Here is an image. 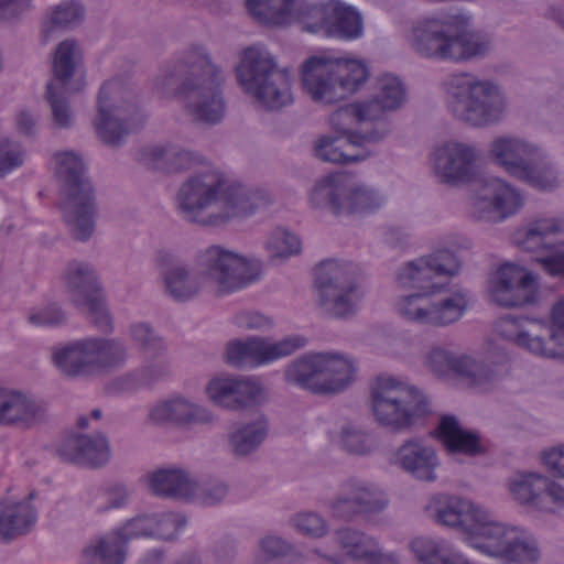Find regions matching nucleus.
<instances>
[{
    "label": "nucleus",
    "mask_w": 564,
    "mask_h": 564,
    "mask_svg": "<svg viewBox=\"0 0 564 564\" xmlns=\"http://www.w3.org/2000/svg\"><path fill=\"white\" fill-rule=\"evenodd\" d=\"M375 96L365 102H352L337 109L329 117L334 137H322L315 144V155L326 162L349 163L370 155L369 147L389 131L387 112L404 101L402 82L383 74L376 82Z\"/></svg>",
    "instance_id": "nucleus-1"
},
{
    "label": "nucleus",
    "mask_w": 564,
    "mask_h": 564,
    "mask_svg": "<svg viewBox=\"0 0 564 564\" xmlns=\"http://www.w3.org/2000/svg\"><path fill=\"white\" fill-rule=\"evenodd\" d=\"M460 262L454 250L441 249L426 258L408 262L398 273L402 288L416 289L419 292L401 297L397 310L411 322L431 325H447L458 321L468 304L465 294L457 292L453 296L434 303L432 295L441 293L447 279L458 273Z\"/></svg>",
    "instance_id": "nucleus-2"
},
{
    "label": "nucleus",
    "mask_w": 564,
    "mask_h": 564,
    "mask_svg": "<svg viewBox=\"0 0 564 564\" xmlns=\"http://www.w3.org/2000/svg\"><path fill=\"white\" fill-rule=\"evenodd\" d=\"M437 522L458 528L465 542L482 554L509 563H533L539 557L536 541L524 530L490 519L487 511L468 500L448 497L436 514Z\"/></svg>",
    "instance_id": "nucleus-3"
},
{
    "label": "nucleus",
    "mask_w": 564,
    "mask_h": 564,
    "mask_svg": "<svg viewBox=\"0 0 564 564\" xmlns=\"http://www.w3.org/2000/svg\"><path fill=\"white\" fill-rule=\"evenodd\" d=\"M183 217L204 225H218L231 217H247L270 203L263 189L229 183L223 173L206 167L184 183L177 195Z\"/></svg>",
    "instance_id": "nucleus-4"
},
{
    "label": "nucleus",
    "mask_w": 564,
    "mask_h": 564,
    "mask_svg": "<svg viewBox=\"0 0 564 564\" xmlns=\"http://www.w3.org/2000/svg\"><path fill=\"white\" fill-rule=\"evenodd\" d=\"M246 7L250 15L264 25L300 23L305 31L340 40H356L364 31L359 12L338 0L317 4L302 0H247Z\"/></svg>",
    "instance_id": "nucleus-5"
},
{
    "label": "nucleus",
    "mask_w": 564,
    "mask_h": 564,
    "mask_svg": "<svg viewBox=\"0 0 564 564\" xmlns=\"http://www.w3.org/2000/svg\"><path fill=\"white\" fill-rule=\"evenodd\" d=\"M174 79L182 80L176 95L184 99L196 121L214 124L223 119L224 76L204 47L193 46L185 52L175 69L166 77L169 83Z\"/></svg>",
    "instance_id": "nucleus-6"
},
{
    "label": "nucleus",
    "mask_w": 564,
    "mask_h": 564,
    "mask_svg": "<svg viewBox=\"0 0 564 564\" xmlns=\"http://www.w3.org/2000/svg\"><path fill=\"white\" fill-rule=\"evenodd\" d=\"M368 75L365 62L332 54L313 55L301 66L303 90L323 104H335L352 95Z\"/></svg>",
    "instance_id": "nucleus-7"
},
{
    "label": "nucleus",
    "mask_w": 564,
    "mask_h": 564,
    "mask_svg": "<svg viewBox=\"0 0 564 564\" xmlns=\"http://www.w3.org/2000/svg\"><path fill=\"white\" fill-rule=\"evenodd\" d=\"M236 75L243 91L268 109L278 110L293 101L290 72L279 69L263 45L241 52Z\"/></svg>",
    "instance_id": "nucleus-8"
},
{
    "label": "nucleus",
    "mask_w": 564,
    "mask_h": 564,
    "mask_svg": "<svg viewBox=\"0 0 564 564\" xmlns=\"http://www.w3.org/2000/svg\"><path fill=\"white\" fill-rule=\"evenodd\" d=\"M56 175L64 183L66 202L61 208L77 240H87L95 229L96 203L94 188L85 177L83 159L72 151L54 155Z\"/></svg>",
    "instance_id": "nucleus-9"
},
{
    "label": "nucleus",
    "mask_w": 564,
    "mask_h": 564,
    "mask_svg": "<svg viewBox=\"0 0 564 564\" xmlns=\"http://www.w3.org/2000/svg\"><path fill=\"white\" fill-rule=\"evenodd\" d=\"M371 404L377 421L393 430L409 427L429 413V401L416 388L381 375L371 386Z\"/></svg>",
    "instance_id": "nucleus-10"
},
{
    "label": "nucleus",
    "mask_w": 564,
    "mask_h": 564,
    "mask_svg": "<svg viewBox=\"0 0 564 564\" xmlns=\"http://www.w3.org/2000/svg\"><path fill=\"white\" fill-rule=\"evenodd\" d=\"M453 115L471 126L497 121L505 108L503 96L490 82L477 80L469 74L453 75L448 83Z\"/></svg>",
    "instance_id": "nucleus-11"
},
{
    "label": "nucleus",
    "mask_w": 564,
    "mask_h": 564,
    "mask_svg": "<svg viewBox=\"0 0 564 564\" xmlns=\"http://www.w3.org/2000/svg\"><path fill=\"white\" fill-rule=\"evenodd\" d=\"M351 360L326 352L306 354L285 370V379L313 393L326 394L343 390L355 376Z\"/></svg>",
    "instance_id": "nucleus-12"
},
{
    "label": "nucleus",
    "mask_w": 564,
    "mask_h": 564,
    "mask_svg": "<svg viewBox=\"0 0 564 564\" xmlns=\"http://www.w3.org/2000/svg\"><path fill=\"white\" fill-rule=\"evenodd\" d=\"M490 153L499 166L530 186L549 191L556 187L555 170L546 162L542 151L523 140L500 137L492 141Z\"/></svg>",
    "instance_id": "nucleus-13"
},
{
    "label": "nucleus",
    "mask_w": 564,
    "mask_h": 564,
    "mask_svg": "<svg viewBox=\"0 0 564 564\" xmlns=\"http://www.w3.org/2000/svg\"><path fill=\"white\" fill-rule=\"evenodd\" d=\"M359 276V268L351 262L327 259L315 267L314 288L333 316L347 317L356 312L362 297Z\"/></svg>",
    "instance_id": "nucleus-14"
},
{
    "label": "nucleus",
    "mask_w": 564,
    "mask_h": 564,
    "mask_svg": "<svg viewBox=\"0 0 564 564\" xmlns=\"http://www.w3.org/2000/svg\"><path fill=\"white\" fill-rule=\"evenodd\" d=\"M310 200L316 207L327 206L334 215L339 216L372 213L383 204L384 198L372 188L359 185L356 175L336 172L315 184Z\"/></svg>",
    "instance_id": "nucleus-15"
},
{
    "label": "nucleus",
    "mask_w": 564,
    "mask_h": 564,
    "mask_svg": "<svg viewBox=\"0 0 564 564\" xmlns=\"http://www.w3.org/2000/svg\"><path fill=\"white\" fill-rule=\"evenodd\" d=\"M412 46L425 57L462 61L485 54L489 41L482 34L465 29L452 35L436 21L425 20L413 26Z\"/></svg>",
    "instance_id": "nucleus-16"
},
{
    "label": "nucleus",
    "mask_w": 564,
    "mask_h": 564,
    "mask_svg": "<svg viewBox=\"0 0 564 564\" xmlns=\"http://www.w3.org/2000/svg\"><path fill=\"white\" fill-rule=\"evenodd\" d=\"M127 359L123 344L116 339L86 338L53 354L57 369L69 377L90 376L121 366Z\"/></svg>",
    "instance_id": "nucleus-17"
},
{
    "label": "nucleus",
    "mask_w": 564,
    "mask_h": 564,
    "mask_svg": "<svg viewBox=\"0 0 564 564\" xmlns=\"http://www.w3.org/2000/svg\"><path fill=\"white\" fill-rule=\"evenodd\" d=\"M551 324L546 340L541 336H531L528 329V326L543 328L545 323L541 319L508 314L496 322L495 328L503 338L534 355L564 359V299L553 305Z\"/></svg>",
    "instance_id": "nucleus-18"
},
{
    "label": "nucleus",
    "mask_w": 564,
    "mask_h": 564,
    "mask_svg": "<svg viewBox=\"0 0 564 564\" xmlns=\"http://www.w3.org/2000/svg\"><path fill=\"white\" fill-rule=\"evenodd\" d=\"M123 95L120 78L106 82L98 94V117L95 122L99 138L109 145H119L124 137L144 123L143 117L132 105L113 106L112 100Z\"/></svg>",
    "instance_id": "nucleus-19"
},
{
    "label": "nucleus",
    "mask_w": 564,
    "mask_h": 564,
    "mask_svg": "<svg viewBox=\"0 0 564 564\" xmlns=\"http://www.w3.org/2000/svg\"><path fill=\"white\" fill-rule=\"evenodd\" d=\"M204 273L216 284L219 294H230L259 279L262 264L218 246H212L200 257Z\"/></svg>",
    "instance_id": "nucleus-20"
},
{
    "label": "nucleus",
    "mask_w": 564,
    "mask_h": 564,
    "mask_svg": "<svg viewBox=\"0 0 564 564\" xmlns=\"http://www.w3.org/2000/svg\"><path fill=\"white\" fill-rule=\"evenodd\" d=\"M73 303L85 308L94 325L104 332L112 330L101 285L93 269L84 262H70L65 275Z\"/></svg>",
    "instance_id": "nucleus-21"
},
{
    "label": "nucleus",
    "mask_w": 564,
    "mask_h": 564,
    "mask_svg": "<svg viewBox=\"0 0 564 564\" xmlns=\"http://www.w3.org/2000/svg\"><path fill=\"white\" fill-rule=\"evenodd\" d=\"M427 367L437 377L457 375L466 378L470 386L486 390L497 382L506 371V362L475 361L468 356H455L442 348H434L426 359Z\"/></svg>",
    "instance_id": "nucleus-22"
},
{
    "label": "nucleus",
    "mask_w": 564,
    "mask_h": 564,
    "mask_svg": "<svg viewBox=\"0 0 564 564\" xmlns=\"http://www.w3.org/2000/svg\"><path fill=\"white\" fill-rule=\"evenodd\" d=\"M306 341V338L301 335L290 336L276 343H270L260 337L232 340L226 348V362L235 367L250 368L268 365L290 356L304 347Z\"/></svg>",
    "instance_id": "nucleus-23"
},
{
    "label": "nucleus",
    "mask_w": 564,
    "mask_h": 564,
    "mask_svg": "<svg viewBox=\"0 0 564 564\" xmlns=\"http://www.w3.org/2000/svg\"><path fill=\"white\" fill-rule=\"evenodd\" d=\"M77 57H79V51L74 40L61 42L53 56V79L47 85L46 98L52 108L54 122L61 128L67 127L70 120L67 95L70 93L68 85Z\"/></svg>",
    "instance_id": "nucleus-24"
},
{
    "label": "nucleus",
    "mask_w": 564,
    "mask_h": 564,
    "mask_svg": "<svg viewBox=\"0 0 564 564\" xmlns=\"http://www.w3.org/2000/svg\"><path fill=\"white\" fill-rule=\"evenodd\" d=\"M536 276L512 262L500 264L490 280L491 300L505 307L523 306L536 302Z\"/></svg>",
    "instance_id": "nucleus-25"
},
{
    "label": "nucleus",
    "mask_w": 564,
    "mask_h": 564,
    "mask_svg": "<svg viewBox=\"0 0 564 564\" xmlns=\"http://www.w3.org/2000/svg\"><path fill=\"white\" fill-rule=\"evenodd\" d=\"M149 487L156 496L183 500H193L202 491V502L208 506L221 501L228 491L227 486L221 482L203 489L198 482L189 479L183 470L164 468L149 475Z\"/></svg>",
    "instance_id": "nucleus-26"
},
{
    "label": "nucleus",
    "mask_w": 564,
    "mask_h": 564,
    "mask_svg": "<svg viewBox=\"0 0 564 564\" xmlns=\"http://www.w3.org/2000/svg\"><path fill=\"white\" fill-rule=\"evenodd\" d=\"M152 516H139L127 521L121 528L113 530L107 536L100 538L96 544L84 550V557L89 564H123L127 543L132 539L153 538L141 533L144 528H153Z\"/></svg>",
    "instance_id": "nucleus-27"
},
{
    "label": "nucleus",
    "mask_w": 564,
    "mask_h": 564,
    "mask_svg": "<svg viewBox=\"0 0 564 564\" xmlns=\"http://www.w3.org/2000/svg\"><path fill=\"white\" fill-rule=\"evenodd\" d=\"M522 205V195L503 180L494 176L480 181L474 202L478 217L495 223L514 215Z\"/></svg>",
    "instance_id": "nucleus-28"
},
{
    "label": "nucleus",
    "mask_w": 564,
    "mask_h": 564,
    "mask_svg": "<svg viewBox=\"0 0 564 564\" xmlns=\"http://www.w3.org/2000/svg\"><path fill=\"white\" fill-rule=\"evenodd\" d=\"M509 489L520 503L539 511L555 512L564 509V488L536 473H523L513 479Z\"/></svg>",
    "instance_id": "nucleus-29"
},
{
    "label": "nucleus",
    "mask_w": 564,
    "mask_h": 564,
    "mask_svg": "<svg viewBox=\"0 0 564 564\" xmlns=\"http://www.w3.org/2000/svg\"><path fill=\"white\" fill-rule=\"evenodd\" d=\"M435 175L444 184L469 183L477 174V153L473 147L446 142L433 153Z\"/></svg>",
    "instance_id": "nucleus-30"
},
{
    "label": "nucleus",
    "mask_w": 564,
    "mask_h": 564,
    "mask_svg": "<svg viewBox=\"0 0 564 564\" xmlns=\"http://www.w3.org/2000/svg\"><path fill=\"white\" fill-rule=\"evenodd\" d=\"M210 400L223 408L242 410L260 403L263 391L256 379L217 377L206 388Z\"/></svg>",
    "instance_id": "nucleus-31"
},
{
    "label": "nucleus",
    "mask_w": 564,
    "mask_h": 564,
    "mask_svg": "<svg viewBox=\"0 0 564 564\" xmlns=\"http://www.w3.org/2000/svg\"><path fill=\"white\" fill-rule=\"evenodd\" d=\"M344 490L347 496L339 497L332 503V512L339 519L351 520L356 516L370 519L388 503L384 492L373 485L350 481L345 485Z\"/></svg>",
    "instance_id": "nucleus-32"
},
{
    "label": "nucleus",
    "mask_w": 564,
    "mask_h": 564,
    "mask_svg": "<svg viewBox=\"0 0 564 564\" xmlns=\"http://www.w3.org/2000/svg\"><path fill=\"white\" fill-rule=\"evenodd\" d=\"M58 456L82 466L99 467L110 458V447L102 434L85 436L74 432L67 433L57 447Z\"/></svg>",
    "instance_id": "nucleus-33"
},
{
    "label": "nucleus",
    "mask_w": 564,
    "mask_h": 564,
    "mask_svg": "<svg viewBox=\"0 0 564 564\" xmlns=\"http://www.w3.org/2000/svg\"><path fill=\"white\" fill-rule=\"evenodd\" d=\"M139 160L153 170L178 172L203 164L200 155L175 145H152L140 151Z\"/></svg>",
    "instance_id": "nucleus-34"
},
{
    "label": "nucleus",
    "mask_w": 564,
    "mask_h": 564,
    "mask_svg": "<svg viewBox=\"0 0 564 564\" xmlns=\"http://www.w3.org/2000/svg\"><path fill=\"white\" fill-rule=\"evenodd\" d=\"M398 460L416 479L432 481L436 477L438 460L435 452L417 441L405 442L398 451Z\"/></svg>",
    "instance_id": "nucleus-35"
},
{
    "label": "nucleus",
    "mask_w": 564,
    "mask_h": 564,
    "mask_svg": "<svg viewBox=\"0 0 564 564\" xmlns=\"http://www.w3.org/2000/svg\"><path fill=\"white\" fill-rule=\"evenodd\" d=\"M150 419L154 423L191 424L206 423L212 420V414L206 409L189 403L182 398H173L152 408Z\"/></svg>",
    "instance_id": "nucleus-36"
},
{
    "label": "nucleus",
    "mask_w": 564,
    "mask_h": 564,
    "mask_svg": "<svg viewBox=\"0 0 564 564\" xmlns=\"http://www.w3.org/2000/svg\"><path fill=\"white\" fill-rule=\"evenodd\" d=\"M34 498L18 503H8L0 500V536L4 540L13 539L26 533L36 522V511L31 505Z\"/></svg>",
    "instance_id": "nucleus-37"
},
{
    "label": "nucleus",
    "mask_w": 564,
    "mask_h": 564,
    "mask_svg": "<svg viewBox=\"0 0 564 564\" xmlns=\"http://www.w3.org/2000/svg\"><path fill=\"white\" fill-rule=\"evenodd\" d=\"M410 550L420 564H471L440 538L416 536L410 542Z\"/></svg>",
    "instance_id": "nucleus-38"
},
{
    "label": "nucleus",
    "mask_w": 564,
    "mask_h": 564,
    "mask_svg": "<svg viewBox=\"0 0 564 564\" xmlns=\"http://www.w3.org/2000/svg\"><path fill=\"white\" fill-rule=\"evenodd\" d=\"M36 403L22 393L0 388V424H30L39 414Z\"/></svg>",
    "instance_id": "nucleus-39"
},
{
    "label": "nucleus",
    "mask_w": 564,
    "mask_h": 564,
    "mask_svg": "<svg viewBox=\"0 0 564 564\" xmlns=\"http://www.w3.org/2000/svg\"><path fill=\"white\" fill-rule=\"evenodd\" d=\"M434 434L451 453L474 455L480 451L479 437L475 433L464 431L455 416H443Z\"/></svg>",
    "instance_id": "nucleus-40"
},
{
    "label": "nucleus",
    "mask_w": 564,
    "mask_h": 564,
    "mask_svg": "<svg viewBox=\"0 0 564 564\" xmlns=\"http://www.w3.org/2000/svg\"><path fill=\"white\" fill-rule=\"evenodd\" d=\"M161 270L164 275V282L167 293L175 300L184 301L192 297L199 288L196 278L181 265L174 264V258L170 253L160 256Z\"/></svg>",
    "instance_id": "nucleus-41"
},
{
    "label": "nucleus",
    "mask_w": 564,
    "mask_h": 564,
    "mask_svg": "<svg viewBox=\"0 0 564 564\" xmlns=\"http://www.w3.org/2000/svg\"><path fill=\"white\" fill-rule=\"evenodd\" d=\"M563 231L564 219L562 218L538 219L528 226L525 243H528V248H552L562 246L564 245V240L553 237H556Z\"/></svg>",
    "instance_id": "nucleus-42"
},
{
    "label": "nucleus",
    "mask_w": 564,
    "mask_h": 564,
    "mask_svg": "<svg viewBox=\"0 0 564 564\" xmlns=\"http://www.w3.org/2000/svg\"><path fill=\"white\" fill-rule=\"evenodd\" d=\"M268 424L264 416H260L251 424L238 429L230 437V444L236 455H247L256 449L265 438Z\"/></svg>",
    "instance_id": "nucleus-43"
},
{
    "label": "nucleus",
    "mask_w": 564,
    "mask_h": 564,
    "mask_svg": "<svg viewBox=\"0 0 564 564\" xmlns=\"http://www.w3.org/2000/svg\"><path fill=\"white\" fill-rule=\"evenodd\" d=\"M154 518L153 528H144L141 533L153 535L155 539L172 540L177 536L186 525L183 514L176 512H164L152 514Z\"/></svg>",
    "instance_id": "nucleus-44"
},
{
    "label": "nucleus",
    "mask_w": 564,
    "mask_h": 564,
    "mask_svg": "<svg viewBox=\"0 0 564 564\" xmlns=\"http://www.w3.org/2000/svg\"><path fill=\"white\" fill-rule=\"evenodd\" d=\"M267 249L272 259L289 258L301 252L302 242L296 235L278 228L271 234Z\"/></svg>",
    "instance_id": "nucleus-45"
},
{
    "label": "nucleus",
    "mask_w": 564,
    "mask_h": 564,
    "mask_svg": "<svg viewBox=\"0 0 564 564\" xmlns=\"http://www.w3.org/2000/svg\"><path fill=\"white\" fill-rule=\"evenodd\" d=\"M131 337L145 357L158 358L164 350L162 338L155 336L153 329L145 323L134 324L131 328Z\"/></svg>",
    "instance_id": "nucleus-46"
},
{
    "label": "nucleus",
    "mask_w": 564,
    "mask_h": 564,
    "mask_svg": "<svg viewBox=\"0 0 564 564\" xmlns=\"http://www.w3.org/2000/svg\"><path fill=\"white\" fill-rule=\"evenodd\" d=\"M84 17V7L76 1H64L50 14L52 29H67L78 24Z\"/></svg>",
    "instance_id": "nucleus-47"
},
{
    "label": "nucleus",
    "mask_w": 564,
    "mask_h": 564,
    "mask_svg": "<svg viewBox=\"0 0 564 564\" xmlns=\"http://www.w3.org/2000/svg\"><path fill=\"white\" fill-rule=\"evenodd\" d=\"M24 154L23 147L20 143L12 142L9 139L0 140V177L21 166Z\"/></svg>",
    "instance_id": "nucleus-48"
},
{
    "label": "nucleus",
    "mask_w": 564,
    "mask_h": 564,
    "mask_svg": "<svg viewBox=\"0 0 564 564\" xmlns=\"http://www.w3.org/2000/svg\"><path fill=\"white\" fill-rule=\"evenodd\" d=\"M339 443L352 454H366L370 449L369 435L350 426L343 427Z\"/></svg>",
    "instance_id": "nucleus-49"
},
{
    "label": "nucleus",
    "mask_w": 564,
    "mask_h": 564,
    "mask_svg": "<svg viewBox=\"0 0 564 564\" xmlns=\"http://www.w3.org/2000/svg\"><path fill=\"white\" fill-rule=\"evenodd\" d=\"M293 521L302 534L319 538L326 532L324 519L314 512L299 513Z\"/></svg>",
    "instance_id": "nucleus-50"
},
{
    "label": "nucleus",
    "mask_w": 564,
    "mask_h": 564,
    "mask_svg": "<svg viewBox=\"0 0 564 564\" xmlns=\"http://www.w3.org/2000/svg\"><path fill=\"white\" fill-rule=\"evenodd\" d=\"M161 370L156 367H147L137 373H129L120 378L116 383L121 391L133 390L143 386H149L159 377Z\"/></svg>",
    "instance_id": "nucleus-51"
},
{
    "label": "nucleus",
    "mask_w": 564,
    "mask_h": 564,
    "mask_svg": "<svg viewBox=\"0 0 564 564\" xmlns=\"http://www.w3.org/2000/svg\"><path fill=\"white\" fill-rule=\"evenodd\" d=\"M29 321L35 326H57L65 321V314L56 305H50L32 313Z\"/></svg>",
    "instance_id": "nucleus-52"
},
{
    "label": "nucleus",
    "mask_w": 564,
    "mask_h": 564,
    "mask_svg": "<svg viewBox=\"0 0 564 564\" xmlns=\"http://www.w3.org/2000/svg\"><path fill=\"white\" fill-rule=\"evenodd\" d=\"M262 553L269 558L292 557L293 546L276 536H267L261 540Z\"/></svg>",
    "instance_id": "nucleus-53"
},
{
    "label": "nucleus",
    "mask_w": 564,
    "mask_h": 564,
    "mask_svg": "<svg viewBox=\"0 0 564 564\" xmlns=\"http://www.w3.org/2000/svg\"><path fill=\"white\" fill-rule=\"evenodd\" d=\"M541 462L553 476L564 478V445L544 451Z\"/></svg>",
    "instance_id": "nucleus-54"
},
{
    "label": "nucleus",
    "mask_w": 564,
    "mask_h": 564,
    "mask_svg": "<svg viewBox=\"0 0 564 564\" xmlns=\"http://www.w3.org/2000/svg\"><path fill=\"white\" fill-rule=\"evenodd\" d=\"M237 323L239 326L256 329L270 328L272 321L258 312H247L238 316Z\"/></svg>",
    "instance_id": "nucleus-55"
},
{
    "label": "nucleus",
    "mask_w": 564,
    "mask_h": 564,
    "mask_svg": "<svg viewBox=\"0 0 564 564\" xmlns=\"http://www.w3.org/2000/svg\"><path fill=\"white\" fill-rule=\"evenodd\" d=\"M30 4V0H0V18L10 20L17 18Z\"/></svg>",
    "instance_id": "nucleus-56"
},
{
    "label": "nucleus",
    "mask_w": 564,
    "mask_h": 564,
    "mask_svg": "<svg viewBox=\"0 0 564 564\" xmlns=\"http://www.w3.org/2000/svg\"><path fill=\"white\" fill-rule=\"evenodd\" d=\"M540 262L550 275L564 278V253L543 258Z\"/></svg>",
    "instance_id": "nucleus-57"
},
{
    "label": "nucleus",
    "mask_w": 564,
    "mask_h": 564,
    "mask_svg": "<svg viewBox=\"0 0 564 564\" xmlns=\"http://www.w3.org/2000/svg\"><path fill=\"white\" fill-rule=\"evenodd\" d=\"M108 499L110 501L109 508H120L122 507L128 498V492L124 486L115 485L108 488L107 490Z\"/></svg>",
    "instance_id": "nucleus-58"
},
{
    "label": "nucleus",
    "mask_w": 564,
    "mask_h": 564,
    "mask_svg": "<svg viewBox=\"0 0 564 564\" xmlns=\"http://www.w3.org/2000/svg\"><path fill=\"white\" fill-rule=\"evenodd\" d=\"M17 126L20 133L30 135L33 133L35 121L28 111H21L17 118Z\"/></svg>",
    "instance_id": "nucleus-59"
},
{
    "label": "nucleus",
    "mask_w": 564,
    "mask_h": 564,
    "mask_svg": "<svg viewBox=\"0 0 564 564\" xmlns=\"http://www.w3.org/2000/svg\"><path fill=\"white\" fill-rule=\"evenodd\" d=\"M162 560L163 553L159 550H152L145 555L141 564H161Z\"/></svg>",
    "instance_id": "nucleus-60"
},
{
    "label": "nucleus",
    "mask_w": 564,
    "mask_h": 564,
    "mask_svg": "<svg viewBox=\"0 0 564 564\" xmlns=\"http://www.w3.org/2000/svg\"><path fill=\"white\" fill-rule=\"evenodd\" d=\"M88 425V419L84 415L79 416L78 420H77V426L80 429V430H84L86 429Z\"/></svg>",
    "instance_id": "nucleus-61"
},
{
    "label": "nucleus",
    "mask_w": 564,
    "mask_h": 564,
    "mask_svg": "<svg viewBox=\"0 0 564 564\" xmlns=\"http://www.w3.org/2000/svg\"><path fill=\"white\" fill-rule=\"evenodd\" d=\"M180 564H200V562L195 556H192L186 561H182Z\"/></svg>",
    "instance_id": "nucleus-62"
},
{
    "label": "nucleus",
    "mask_w": 564,
    "mask_h": 564,
    "mask_svg": "<svg viewBox=\"0 0 564 564\" xmlns=\"http://www.w3.org/2000/svg\"><path fill=\"white\" fill-rule=\"evenodd\" d=\"M91 416L96 420H99L101 417V411L99 409H95L91 411Z\"/></svg>",
    "instance_id": "nucleus-63"
},
{
    "label": "nucleus",
    "mask_w": 564,
    "mask_h": 564,
    "mask_svg": "<svg viewBox=\"0 0 564 564\" xmlns=\"http://www.w3.org/2000/svg\"><path fill=\"white\" fill-rule=\"evenodd\" d=\"M457 19L459 20V24L467 25V23H468L467 17L459 15V17H457Z\"/></svg>",
    "instance_id": "nucleus-64"
}]
</instances>
